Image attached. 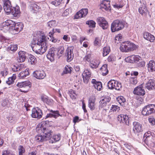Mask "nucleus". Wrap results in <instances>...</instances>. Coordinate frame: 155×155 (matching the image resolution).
Returning a JSON list of instances; mask_svg holds the SVG:
<instances>
[{
    "label": "nucleus",
    "mask_w": 155,
    "mask_h": 155,
    "mask_svg": "<svg viewBox=\"0 0 155 155\" xmlns=\"http://www.w3.org/2000/svg\"><path fill=\"white\" fill-rule=\"evenodd\" d=\"M48 120L42 121L41 124H38L36 127V130L38 133L41 132L44 134L38 135L35 137L36 140L37 142H43L50 139L51 136L52 131L49 127Z\"/></svg>",
    "instance_id": "f257e3e1"
},
{
    "label": "nucleus",
    "mask_w": 155,
    "mask_h": 155,
    "mask_svg": "<svg viewBox=\"0 0 155 155\" xmlns=\"http://www.w3.org/2000/svg\"><path fill=\"white\" fill-rule=\"evenodd\" d=\"M37 35V37L33 38L31 47L36 54H42L47 50L46 37L45 35H41L40 34Z\"/></svg>",
    "instance_id": "f03ea898"
},
{
    "label": "nucleus",
    "mask_w": 155,
    "mask_h": 155,
    "mask_svg": "<svg viewBox=\"0 0 155 155\" xmlns=\"http://www.w3.org/2000/svg\"><path fill=\"white\" fill-rule=\"evenodd\" d=\"M139 46L129 41L123 42L120 47V51L123 52L127 53L133 51L137 49Z\"/></svg>",
    "instance_id": "7ed1b4c3"
},
{
    "label": "nucleus",
    "mask_w": 155,
    "mask_h": 155,
    "mask_svg": "<svg viewBox=\"0 0 155 155\" xmlns=\"http://www.w3.org/2000/svg\"><path fill=\"white\" fill-rule=\"evenodd\" d=\"M124 27V24L122 21L116 20L112 23L111 25V30L112 32H114L122 29Z\"/></svg>",
    "instance_id": "20e7f679"
},
{
    "label": "nucleus",
    "mask_w": 155,
    "mask_h": 155,
    "mask_svg": "<svg viewBox=\"0 0 155 155\" xmlns=\"http://www.w3.org/2000/svg\"><path fill=\"white\" fill-rule=\"evenodd\" d=\"M155 112V104H150L145 106L142 111L143 115L148 116Z\"/></svg>",
    "instance_id": "39448f33"
},
{
    "label": "nucleus",
    "mask_w": 155,
    "mask_h": 155,
    "mask_svg": "<svg viewBox=\"0 0 155 155\" xmlns=\"http://www.w3.org/2000/svg\"><path fill=\"white\" fill-rule=\"evenodd\" d=\"M14 21L11 20H8L4 22L2 24V30L4 32H6L10 29L13 30Z\"/></svg>",
    "instance_id": "423d86ee"
},
{
    "label": "nucleus",
    "mask_w": 155,
    "mask_h": 155,
    "mask_svg": "<svg viewBox=\"0 0 155 155\" xmlns=\"http://www.w3.org/2000/svg\"><path fill=\"white\" fill-rule=\"evenodd\" d=\"M16 86L17 87L19 88H23L25 89L24 90H20L21 92H27L28 91V89H26L28 87H31V83L29 81H25L20 82H18Z\"/></svg>",
    "instance_id": "0eeeda50"
},
{
    "label": "nucleus",
    "mask_w": 155,
    "mask_h": 155,
    "mask_svg": "<svg viewBox=\"0 0 155 155\" xmlns=\"http://www.w3.org/2000/svg\"><path fill=\"white\" fill-rule=\"evenodd\" d=\"M43 115L42 110L38 107L33 108L32 110L31 117L38 119H40Z\"/></svg>",
    "instance_id": "6e6552de"
},
{
    "label": "nucleus",
    "mask_w": 155,
    "mask_h": 155,
    "mask_svg": "<svg viewBox=\"0 0 155 155\" xmlns=\"http://www.w3.org/2000/svg\"><path fill=\"white\" fill-rule=\"evenodd\" d=\"M97 21L99 25L103 29L107 28L108 25L105 19L103 17H99L97 19Z\"/></svg>",
    "instance_id": "1a4fd4ad"
},
{
    "label": "nucleus",
    "mask_w": 155,
    "mask_h": 155,
    "mask_svg": "<svg viewBox=\"0 0 155 155\" xmlns=\"http://www.w3.org/2000/svg\"><path fill=\"white\" fill-rule=\"evenodd\" d=\"M73 50L74 47H72L67 48L65 54L67 61L70 62L73 59L74 56Z\"/></svg>",
    "instance_id": "9d476101"
},
{
    "label": "nucleus",
    "mask_w": 155,
    "mask_h": 155,
    "mask_svg": "<svg viewBox=\"0 0 155 155\" xmlns=\"http://www.w3.org/2000/svg\"><path fill=\"white\" fill-rule=\"evenodd\" d=\"M117 120L121 123L124 124L128 125L129 124V118L127 115L120 114L117 117Z\"/></svg>",
    "instance_id": "9b49d317"
},
{
    "label": "nucleus",
    "mask_w": 155,
    "mask_h": 155,
    "mask_svg": "<svg viewBox=\"0 0 155 155\" xmlns=\"http://www.w3.org/2000/svg\"><path fill=\"white\" fill-rule=\"evenodd\" d=\"M141 58L137 55H133L126 58L125 60L126 62L132 63H136L139 61Z\"/></svg>",
    "instance_id": "f8f14e48"
},
{
    "label": "nucleus",
    "mask_w": 155,
    "mask_h": 155,
    "mask_svg": "<svg viewBox=\"0 0 155 155\" xmlns=\"http://www.w3.org/2000/svg\"><path fill=\"white\" fill-rule=\"evenodd\" d=\"M56 50H57L56 48L54 47L51 48L49 49L48 54L47 55V58L51 62L54 60Z\"/></svg>",
    "instance_id": "ddd939ff"
},
{
    "label": "nucleus",
    "mask_w": 155,
    "mask_h": 155,
    "mask_svg": "<svg viewBox=\"0 0 155 155\" xmlns=\"http://www.w3.org/2000/svg\"><path fill=\"white\" fill-rule=\"evenodd\" d=\"M133 131L135 134H137L142 132L143 130L142 125L137 122L133 123Z\"/></svg>",
    "instance_id": "4468645a"
},
{
    "label": "nucleus",
    "mask_w": 155,
    "mask_h": 155,
    "mask_svg": "<svg viewBox=\"0 0 155 155\" xmlns=\"http://www.w3.org/2000/svg\"><path fill=\"white\" fill-rule=\"evenodd\" d=\"M133 93L137 95L143 96L145 94V92L144 89L143 88L142 84H141L134 89Z\"/></svg>",
    "instance_id": "2eb2a0df"
},
{
    "label": "nucleus",
    "mask_w": 155,
    "mask_h": 155,
    "mask_svg": "<svg viewBox=\"0 0 155 155\" xmlns=\"http://www.w3.org/2000/svg\"><path fill=\"white\" fill-rule=\"evenodd\" d=\"M61 31V29H60L57 28H53L52 31H50L49 33V36L51 38L50 41L54 43L56 42L57 41V39L54 37V34L56 33H60Z\"/></svg>",
    "instance_id": "dca6fc26"
},
{
    "label": "nucleus",
    "mask_w": 155,
    "mask_h": 155,
    "mask_svg": "<svg viewBox=\"0 0 155 155\" xmlns=\"http://www.w3.org/2000/svg\"><path fill=\"white\" fill-rule=\"evenodd\" d=\"M96 98L94 96H92L89 98L88 101V107L91 110H95L96 107Z\"/></svg>",
    "instance_id": "f3484780"
},
{
    "label": "nucleus",
    "mask_w": 155,
    "mask_h": 155,
    "mask_svg": "<svg viewBox=\"0 0 155 155\" xmlns=\"http://www.w3.org/2000/svg\"><path fill=\"white\" fill-rule=\"evenodd\" d=\"M91 76L90 70L88 69H85L82 75L83 81L84 83H88Z\"/></svg>",
    "instance_id": "a211bd4d"
},
{
    "label": "nucleus",
    "mask_w": 155,
    "mask_h": 155,
    "mask_svg": "<svg viewBox=\"0 0 155 155\" xmlns=\"http://www.w3.org/2000/svg\"><path fill=\"white\" fill-rule=\"evenodd\" d=\"M34 77L38 79L41 80L44 79L46 76L45 73L43 71L36 70L33 73Z\"/></svg>",
    "instance_id": "6ab92c4d"
},
{
    "label": "nucleus",
    "mask_w": 155,
    "mask_h": 155,
    "mask_svg": "<svg viewBox=\"0 0 155 155\" xmlns=\"http://www.w3.org/2000/svg\"><path fill=\"white\" fill-rule=\"evenodd\" d=\"M12 8L10 1L9 0H4L3 8L7 14H9L10 13Z\"/></svg>",
    "instance_id": "aec40b11"
},
{
    "label": "nucleus",
    "mask_w": 155,
    "mask_h": 155,
    "mask_svg": "<svg viewBox=\"0 0 155 155\" xmlns=\"http://www.w3.org/2000/svg\"><path fill=\"white\" fill-rule=\"evenodd\" d=\"M110 99L108 96L102 97L99 102L100 107L104 108L107 106V103L110 102Z\"/></svg>",
    "instance_id": "412c9836"
},
{
    "label": "nucleus",
    "mask_w": 155,
    "mask_h": 155,
    "mask_svg": "<svg viewBox=\"0 0 155 155\" xmlns=\"http://www.w3.org/2000/svg\"><path fill=\"white\" fill-rule=\"evenodd\" d=\"M153 136L152 135L151 131H148L144 135L145 142L146 144H151L152 142Z\"/></svg>",
    "instance_id": "4be33fe9"
},
{
    "label": "nucleus",
    "mask_w": 155,
    "mask_h": 155,
    "mask_svg": "<svg viewBox=\"0 0 155 155\" xmlns=\"http://www.w3.org/2000/svg\"><path fill=\"white\" fill-rule=\"evenodd\" d=\"M143 38L151 42H153L155 40V37L148 32H145L143 34Z\"/></svg>",
    "instance_id": "5701e85b"
},
{
    "label": "nucleus",
    "mask_w": 155,
    "mask_h": 155,
    "mask_svg": "<svg viewBox=\"0 0 155 155\" xmlns=\"http://www.w3.org/2000/svg\"><path fill=\"white\" fill-rule=\"evenodd\" d=\"M100 8L101 9H104L107 11L110 9V1L108 0H104L101 3Z\"/></svg>",
    "instance_id": "b1692460"
},
{
    "label": "nucleus",
    "mask_w": 155,
    "mask_h": 155,
    "mask_svg": "<svg viewBox=\"0 0 155 155\" xmlns=\"http://www.w3.org/2000/svg\"><path fill=\"white\" fill-rule=\"evenodd\" d=\"M93 86L97 91H101L102 88V84L100 81H97L95 79H92L91 81Z\"/></svg>",
    "instance_id": "393cba45"
},
{
    "label": "nucleus",
    "mask_w": 155,
    "mask_h": 155,
    "mask_svg": "<svg viewBox=\"0 0 155 155\" xmlns=\"http://www.w3.org/2000/svg\"><path fill=\"white\" fill-rule=\"evenodd\" d=\"M147 68L150 72L155 71V61L153 60H150L147 64Z\"/></svg>",
    "instance_id": "a878e982"
},
{
    "label": "nucleus",
    "mask_w": 155,
    "mask_h": 155,
    "mask_svg": "<svg viewBox=\"0 0 155 155\" xmlns=\"http://www.w3.org/2000/svg\"><path fill=\"white\" fill-rule=\"evenodd\" d=\"M24 25L22 22H18L15 23L14 21V25L13 26V30H15L17 32H20L23 29Z\"/></svg>",
    "instance_id": "bb28decb"
},
{
    "label": "nucleus",
    "mask_w": 155,
    "mask_h": 155,
    "mask_svg": "<svg viewBox=\"0 0 155 155\" xmlns=\"http://www.w3.org/2000/svg\"><path fill=\"white\" fill-rule=\"evenodd\" d=\"M139 12L142 16H146L147 14L149 13L146 6L144 4L140 7Z\"/></svg>",
    "instance_id": "cd10ccee"
},
{
    "label": "nucleus",
    "mask_w": 155,
    "mask_h": 155,
    "mask_svg": "<svg viewBox=\"0 0 155 155\" xmlns=\"http://www.w3.org/2000/svg\"><path fill=\"white\" fill-rule=\"evenodd\" d=\"M11 12L10 13L15 17H18L19 16L21 12L18 6H16L15 7H12L11 10Z\"/></svg>",
    "instance_id": "c85d7f7f"
},
{
    "label": "nucleus",
    "mask_w": 155,
    "mask_h": 155,
    "mask_svg": "<svg viewBox=\"0 0 155 155\" xmlns=\"http://www.w3.org/2000/svg\"><path fill=\"white\" fill-rule=\"evenodd\" d=\"M155 85V83L153 79H149L146 84V87L149 90L153 89Z\"/></svg>",
    "instance_id": "c756f323"
},
{
    "label": "nucleus",
    "mask_w": 155,
    "mask_h": 155,
    "mask_svg": "<svg viewBox=\"0 0 155 155\" xmlns=\"http://www.w3.org/2000/svg\"><path fill=\"white\" fill-rule=\"evenodd\" d=\"M100 62L99 60L94 59L90 62L89 65L91 68L96 69L98 67Z\"/></svg>",
    "instance_id": "7c9ffc66"
},
{
    "label": "nucleus",
    "mask_w": 155,
    "mask_h": 155,
    "mask_svg": "<svg viewBox=\"0 0 155 155\" xmlns=\"http://www.w3.org/2000/svg\"><path fill=\"white\" fill-rule=\"evenodd\" d=\"M18 62H24L26 58L25 52L23 51H20L18 53Z\"/></svg>",
    "instance_id": "2f4dec72"
},
{
    "label": "nucleus",
    "mask_w": 155,
    "mask_h": 155,
    "mask_svg": "<svg viewBox=\"0 0 155 155\" xmlns=\"http://www.w3.org/2000/svg\"><path fill=\"white\" fill-rule=\"evenodd\" d=\"M29 74L28 69H26L25 71H22L18 75V77L20 79H24Z\"/></svg>",
    "instance_id": "473e14b6"
},
{
    "label": "nucleus",
    "mask_w": 155,
    "mask_h": 155,
    "mask_svg": "<svg viewBox=\"0 0 155 155\" xmlns=\"http://www.w3.org/2000/svg\"><path fill=\"white\" fill-rule=\"evenodd\" d=\"M100 71L101 74L103 76H105L107 75L108 73L107 64H105L103 65L100 68Z\"/></svg>",
    "instance_id": "72a5a7b5"
},
{
    "label": "nucleus",
    "mask_w": 155,
    "mask_h": 155,
    "mask_svg": "<svg viewBox=\"0 0 155 155\" xmlns=\"http://www.w3.org/2000/svg\"><path fill=\"white\" fill-rule=\"evenodd\" d=\"M31 8L32 11L34 13H37L39 12L41 9V7L35 3H33L31 5Z\"/></svg>",
    "instance_id": "f704fd0d"
},
{
    "label": "nucleus",
    "mask_w": 155,
    "mask_h": 155,
    "mask_svg": "<svg viewBox=\"0 0 155 155\" xmlns=\"http://www.w3.org/2000/svg\"><path fill=\"white\" fill-rule=\"evenodd\" d=\"M16 78V74H14L12 76L8 78V80L6 81V83L9 85L13 84L14 82V81Z\"/></svg>",
    "instance_id": "c9c22d12"
},
{
    "label": "nucleus",
    "mask_w": 155,
    "mask_h": 155,
    "mask_svg": "<svg viewBox=\"0 0 155 155\" xmlns=\"http://www.w3.org/2000/svg\"><path fill=\"white\" fill-rule=\"evenodd\" d=\"M61 135L60 134L53 135L52 140L50 141V142L52 143L56 142L59 141L61 139Z\"/></svg>",
    "instance_id": "e433bc0d"
},
{
    "label": "nucleus",
    "mask_w": 155,
    "mask_h": 155,
    "mask_svg": "<svg viewBox=\"0 0 155 155\" xmlns=\"http://www.w3.org/2000/svg\"><path fill=\"white\" fill-rule=\"evenodd\" d=\"M28 61L31 64L35 65L37 62V60L36 58L33 55H30L29 56Z\"/></svg>",
    "instance_id": "4c0bfd02"
},
{
    "label": "nucleus",
    "mask_w": 155,
    "mask_h": 155,
    "mask_svg": "<svg viewBox=\"0 0 155 155\" xmlns=\"http://www.w3.org/2000/svg\"><path fill=\"white\" fill-rule=\"evenodd\" d=\"M68 94L72 100H75L76 99L77 95L74 91L70 89L69 91Z\"/></svg>",
    "instance_id": "58836bf2"
},
{
    "label": "nucleus",
    "mask_w": 155,
    "mask_h": 155,
    "mask_svg": "<svg viewBox=\"0 0 155 155\" xmlns=\"http://www.w3.org/2000/svg\"><path fill=\"white\" fill-rule=\"evenodd\" d=\"M129 81L130 84L136 85L138 82L137 77H130L129 78Z\"/></svg>",
    "instance_id": "ea45409f"
},
{
    "label": "nucleus",
    "mask_w": 155,
    "mask_h": 155,
    "mask_svg": "<svg viewBox=\"0 0 155 155\" xmlns=\"http://www.w3.org/2000/svg\"><path fill=\"white\" fill-rule=\"evenodd\" d=\"M110 51V49L109 47L106 46L103 48V56L105 57L107 56Z\"/></svg>",
    "instance_id": "a19ab883"
},
{
    "label": "nucleus",
    "mask_w": 155,
    "mask_h": 155,
    "mask_svg": "<svg viewBox=\"0 0 155 155\" xmlns=\"http://www.w3.org/2000/svg\"><path fill=\"white\" fill-rule=\"evenodd\" d=\"M116 81L111 80L108 82L107 86L109 89L112 90L114 89V85H115Z\"/></svg>",
    "instance_id": "79ce46f5"
},
{
    "label": "nucleus",
    "mask_w": 155,
    "mask_h": 155,
    "mask_svg": "<svg viewBox=\"0 0 155 155\" xmlns=\"http://www.w3.org/2000/svg\"><path fill=\"white\" fill-rule=\"evenodd\" d=\"M86 24L89 25V27L94 28L96 26V22L93 20H90L86 21Z\"/></svg>",
    "instance_id": "37998d69"
},
{
    "label": "nucleus",
    "mask_w": 155,
    "mask_h": 155,
    "mask_svg": "<svg viewBox=\"0 0 155 155\" xmlns=\"http://www.w3.org/2000/svg\"><path fill=\"white\" fill-rule=\"evenodd\" d=\"M41 99L42 101L46 103L47 104H50L53 101L52 100L49 99L47 97L45 96H41Z\"/></svg>",
    "instance_id": "c03bdc74"
},
{
    "label": "nucleus",
    "mask_w": 155,
    "mask_h": 155,
    "mask_svg": "<svg viewBox=\"0 0 155 155\" xmlns=\"http://www.w3.org/2000/svg\"><path fill=\"white\" fill-rule=\"evenodd\" d=\"M91 59V54H86V55L83 58V60L85 62H90Z\"/></svg>",
    "instance_id": "a18cd8bd"
},
{
    "label": "nucleus",
    "mask_w": 155,
    "mask_h": 155,
    "mask_svg": "<svg viewBox=\"0 0 155 155\" xmlns=\"http://www.w3.org/2000/svg\"><path fill=\"white\" fill-rule=\"evenodd\" d=\"M17 45L14 44H11L8 48V50H11L13 52L15 51L17 49Z\"/></svg>",
    "instance_id": "49530a36"
},
{
    "label": "nucleus",
    "mask_w": 155,
    "mask_h": 155,
    "mask_svg": "<svg viewBox=\"0 0 155 155\" xmlns=\"http://www.w3.org/2000/svg\"><path fill=\"white\" fill-rule=\"evenodd\" d=\"M18 150L19 155H24L25 152V149L22 145H20L18 147Z\"/></svg>",
    "instance_id": "de8ad7c7"
},
{
    "label": "nucleus",
    "mask_w": 155,
    "mask_h": 155,
    "mask_svg": "<svg viewBox=\"0 0 155 155\" xmlns=\"http://www.w3.org/2000/svg\"><path fill=\"white\" fill-rule=\"evenodd\" d=\"M80 11L83 18L85 17L88 13V9L87 8H82Z\"/></svg>",
    "instance_id": "09e8293b"
},
{
    "label": "nucleus",
    "mask_w": 155,
    "mask_h": 155,
    "mask_svg": "<svg viewBox=\"0 0 155 155\" xmlns=\"http://www.w3.org/2000/svg\"><path fill=\"white\" fill-rule=\"evenodd\" d=\"M50 112L53 114V117L57 118L59 116H61L59 114V111L58 110L54 111L52 110H50Z\"/></svg>",
    "instance_id": "8fccbe9b"
},
{
    "label": "nucleus",
    "mask_w": 155,
    "mask_h": 155,
    "mask_svg": "<svg viewBox=\"0 0 155 155\" xmlns=\"http://www.w3.org/2000/svg\"><path fill=\"white\" fill-rule=\"evenodd\" d=\"M117 99L118 103L120 105H121L122 104V105H123V104L125 102V99L122 96H120L118 97L117 98Z\"/></svg>",
    "instance_id": "3c124183"
},
{
    "label": "nucleus",
    "mask_w": 155,
    "mask_h": 155,
    "mask_svg": "<svg viewBox=\"0 0 155 155\" xmlns=\"http://www.w3.org/2000/svg\"><path fill=\"white\" fill-rule=\"evenodd\" d=\"M114 89L117 90H120L122 87L121 84L118 81H116L115 85H114Z\"/></svg>",
    "instance_id": "603ef678"
},
{
    "label": "nucleus",
    "mask_w": 155,
    "mask_h": 155,
    "mask_svg": "<svg viewBox=\"0 0 155 155\" xmlns=\"http://www.w3.org/2000/svg\"><path fill=\"white\" fill-rule=\"evenodd\" d=\"M101 40L98 37L95 38L94 44L95 46H99L101 45Z\"/></svg>",
    "instance_id": "864d4df0"
},
{
    "label": "nucleus",
    "mask_w": 155,
    "mask_h": 155,
    "mask_svg": "<svg viewBox=\"0 0 155 155\" xmlns=\"http://www.w3.org/2000/svg\"><path fill=\"white\" fill-rule=\"evenodd\" d=\"M120 107L117 105H112L110 109V111L116 112L120 110Z\"/></svg>",
    "instance_id": "5fc2aeb1"
},
{
    "label": "nucleus",
    "mask_w": 155,
    "mask_h": 155,
    "mask_svg": "<svg viewBox=\"0 0 155 155\" xmlns=\"http://www.w3.org/2000/svg\"><path fill=\"white\" fill-rule=\"evenodd\" d=\"M71 67H69L66 65L65 66L63 71V73L65 74L71 73Z\"/></svg>",
    "instance_id": "6e6d98bb"
},
{
    "label": "nucleus",
    "mask_w": 155,
    "mask_h": 155,
    "mask_svg": "<svg viewBox=\"0 0 155 155\" xmlns=\"http://www.w3.org/2000/svg\"><path fill=\"white\" fill-rule=\"evenodd\" d=\"M24 65L23 64H21L20 66H14V67L12 68V70L15 72H16L20 71L21 68L23 67Z\"/></svg>",
    "instance_id": "4d7b16f0"
},
{
    "label": "nucleus",
    "mask_w": 155,
    "mask_h": 155,
    "mask_svg": "<svg viewBox=\"0 0 155 155\" xmlns=\"http://www.w3.org/2000/svg\"><path fill=\"white\" fill-rule=\"evenodd\" d=\"M48 25L50 28L54 27L56 25V21L53 20L49 21L48 22Z\"/></svg>",
    "instance_id": "13d9d810"
},
{
    "label": "nucleus",
    "mask_w": 155,
    "mask_h": 155,
    "mask_svg": "<svg viewBox=\"0 0 155 155\" xmlns=\"http://www.w3.org/2000/svg\"><path fill=\"white\" fill-rule=\"evenodd\" d=\"M82 18V14L81 15V13L80 12V10L76 13L74 16V19H79Z\"/></svg>",
    "instance_id": "bf43d9fd"
},
{
    "label": "nucleus",
    "mask_w": 155,
    "mask_h": 155,
    "mask_svg": "<svg viewBox=\"0 0 155 155\" xmlns=\"http://www.w3.org/2000/svg\"><path fill=\"white\" fill-rule=\"evenodd\" d=\"M148 120L152 125H155V119L154 117H151L148 118Z\"/></svg>",
    "instance_id": "052dcab7"
},
{
    "label": "nucleus",
    "mask_w": 155,
    "mask_h": 155,
    "mask_svg": "<svg viewBox=\"0 0 155 155\" xmlns=\"http://www.w3.org/2000/svg\"><path fill=\"white\" fill-rule=\"evenodd\" d=\"M57 50H56V51H57L58 52V55H60V56H61L60 54H62L64 51V48L61 47L58 49L57 48Z\"/></svg>",
    "instance_id": "680f3d73"
},
{
    "label": "nucleus",
    "mask_w": 155,
    "mask_h": 155,
    "mask_svg": "<svg viewBox=\"0 0 155 155\" xmlns=\"http://www.w3.org/2000/svg\"><path fill=\"white\" fill-rule=\"evenodd\" d=\"M136 99L137 102L140 104H142L143 102V97H137Z\"/></svg>",
    "instance_id": "e2e57ef3"
},
{
    "label": "nucleus",
    "mask_w": 155,
    "mask_h": 155,
    "mask_svg": "<svg viewBox=\"0 0 155 155\" xmlns=\"http://www.w3.org/2000/svg\"><path fill=\"white\" fill-rule=\"evenodd\" d=\"M122 35L121 34H118L115 37V40L116 41H121L122 38Z\"/></svg>",
    "instance_id": "0e129e2a"
},
{
    "label": "nucleus",
    "mask_w": 155,
    "mask_h": 155,
    "mask_svg": "<svg viewBox=\"0 0 155 155\" xmlns=\"http://www.w3.org/2000/svg\"><path fill=\"white\" fill-rule=\"evenodd\" d=\"M51 3L52 4L54 5L55 6H57L59 5L60 4H61V2H60V0H55L54 1L52 2Z\"/></svg>",
    "instance_id": "69168bd1"
},
{
    "label": "nucleus",
    "mask_w": 155,
    "mask_h": 155,
    "mask_svg": "<svg viewBox=\"0 0 155 155\" xmlns=\"http://www.w3.org/2000/svg\"><path fill=\"white\" fill-rule=\"evenodd\" d=\"M7 38L2 35H0V41L2 42H6V41L8 40Z\"/></svg>",
    "instance_id": "338daca9"
},
{
    "label": "nucleus",
    "mask_w": 155,
    "mask_h": 155,
    "mask_svg": "<svg viewBox=\"0 0 155 155\" xmlns=\"http://www.w3.org/2000/svg\"><path fill=\"white\" fill-rule=\"evenodd\" d=\"M81 120H79V117L78 116H75L73 118V122L75 124L76 123L78 122Z\"/></svg>",
    "instance_id": "774afa93"
}]
</instances>
